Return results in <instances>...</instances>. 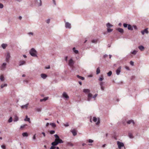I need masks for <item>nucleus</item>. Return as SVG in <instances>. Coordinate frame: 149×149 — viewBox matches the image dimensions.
I'll return each mask as SVG.
<instances>
[{"mask_svg":"<svg viewBox=\"0 0 149 149\" xmlns=\"http://www.w3.org/2000/svg\"><path fill=\"white\" fill-rule=\"evenodd\" d=\"M98 95L97 94H96L94 95L93 96L91 93H89L87 95V101L90 102L92 101V99H93V100L95 101V98L97 97Z\"/></svg>","mask_w":149,"mask_h":149,"instance_id":"f257e3e1","label":"nucleus"},{"mask_svg":"<svg viewBox=\"0 0 149 149\" xmlns=\"http://www.w3.org/2000/svg\"><path fill=\"white\" fill-rule=\"evenodd\" d=\"M54 136H55V139L54 142L59 143H63V141L61 139L59 138V137L57 134H55L54 135Z\"/></svg>","mask_w":149,"mask_h":149,"instance_id":"f03ea898","label":"nucleus"},{"mask_svg":"<svg viewBox=\"0 0 149 149\" xmlns=\"http://www.w3.org/2000/svg\"><path fill=\"white\" fill-rule=\"evenodd\" d=\"M37 52L33 48L31 49V50L29 51V54L32 56L33 57H37Z\"/></svg>","mask_w":149,"mask_h":149,"instance_id":"7ed1b4c3","label":"nucleus"},{"mask_svg":"<svg viewBox=\"0 0 149 149\" xmlns=\"http://www.w3.org/2000/svg\"><path fill=\"white\" fill-rule=\"evenodd\" d=\"M117 145L118 146V148L119 149H121L123 147H125L124 144L122 142H120L119 141H117Z\"/></svg>","mask_w":149,"mask_h":149,"instance_id":"20e7f679","label":"nucleus"},{"mask_svg":"<svg viewBox=\"0 0 149 149\" xmlns=\"http://www.w3.org/2000/svg\"><path fill=\"white\" fill-rule=\"evenodd\" d=\"M65 22V27L66 29H70L71 28V24L68 22L64 21Z\"/></svg>","mask_w":149,"mask_h":149,"instance_id":"39448f33","label":"nucleus"},{"mask_svg":"<svg viewBox=\"0 0 149 149\" xmlns=\"http://www.w3.org/2000/svg\"><path fill=\"white\" fill-rule=\"evenodd\" d=\"M10 57L11 56H10V53L7 52L6 55V61L7 63H8L9 62V59H10Z\"/></svg>","mask_w":149,"mask_h":149,"instance_id":"423d86ee","label":"nucleus"},{"mask_svg":"<svg viewBox=\"0 0 149 149\" xmlns=\"http://www.w3.org/2000/svg\"><path fill=\"white\" fill-rule=\"evenodd\" d=\"M61 143H57V142H55L54 141V142L52 143L51 145H52V146H51V148H50V149H54L55 148V146L58 145V144Z\"/></svg>","mask_w":149,"mask_h":149,"instance_id":"0eeeda50","label":"nucleus"},{"mask_svg":"<svg viewBox=\"0 0 149 149\" xmlns=\"http://www.w3.org/2000/svg\"><path fill=\"white\" fill-rule=\"evenodd\" d=\"M62 96H63V98L65 100H67L69 98V96L65 92L63 93Z\"/></svg>","mask_w":149,"mask_h":149,"instance_id":"6e6552de","label":"nucleus"},{"mask_svg":"<svg viewBox=\"0 0 149 149\" xmlns=\"http://www.w3.org/2000/svg\"><path fill=\"white\" fill-rule=\"evenodd\" d=\"M7 64L6 63H3L1 64L0 67L1 70H3L6 69V66Z\"/></svg>","mask_w":149,"mask_h":149,"instance_id":"1a4fd4ad","label":"nucleus"},{"mask_svg":"<svg viewBox=\"0 0 149 149\" xmlns=\"http://www.w3.org/2000/svg\"><path fill=\"white\" fill-rule=\"evenodd\" d=\"M74 62H73V60L72 58H70L68 62V65L70 67H72L73 66Z\"/></svg>","mask_w":149,"mask_h":149,"instance_id":"9d476101","label":"nucleus"},{"mask_svg":"<svg viewBox=\"0 0 149 149\" xmlns=\"http://www.w3.org/2000/svg\"><path fill=\"white\" fill-rule=\"evenodd\" d=\"M93 121L94 122H96V125H98L100 123V120L99 119L97 120V118L95 117H93Z\"/></svg>","mask_w":149,"mask_h":149,"instance_id":"9b49d317","label":"nucleus"},{"mask_svg":"<svg viewBox=\"0 0 149 149\" xmlns=\"http://www.w3.org/2000/svg\"><path fill=\"white\" fill-rule=\"evenodd\" d=\"M121 67L120 66L119 68L116 70V74L117 75H118L120 74V73L121 72Z\"/></svg>","mask_w":149,"mask_h":149,"instance_id":"f8f14e48","label":"nucleus"},{"mask_svg":"<svg viewBox=\"0 0 149 149\" xmlns=\"http://www.w3.org/2000/svg\"><path fill=\"white\" fill-rule=\"evenodd\" d=\"M26 64V62L24 61H20L18 63V65L19 66H21Z\"/></svg>","mask_w":149,"mask_h":149,"instance_id":"ddd939ff","label":"nucleus"},{"mask_svg":"<svg viewBox=\"0 0 149 149\" xmlns=\"http://www.w3.org/2000/svg\"><path fill=\"white\" fill-rule=\"evenodd\" d=\"M36 3L39 6L42 5V1L41 0H35Z\"/></svg>","mask_w":149,"mask_h":149,"instance_id":"4468645a","label":"nucleus"},{"mask_svg":"<svg viewBox=\"0 0 149 149\" xmlns=\"http://www.w3.org/2000/svg\"><path fill=\"white\" fill-rule=\"evenodd\" d=\"M148 29L146 28L144 30L141 31V33H142V35H143L145 34H148V31L147 30Z\"/></svg>","mask_w":149,"mask_h":149,"instance_id":"2eb2a0df","label":"nucleus"},{"mask_svg":"<svg viewBox=\"0 0 149 149\" xmlns=\"http://www.w3.org/2000/svg\"><path fill=\"white\" fill-rule=\"evenodd\" d=\"M83 92L85 94H89L91 93H90V90L87 89H83Z\"/></svg>","mask_w":149,"mask_h":149,"instance_id":"dca6fc26","label":"nucleus"},{"mask_svg":"<svg viewBox=\"0 0 149 149\" xmlns=\"http://www.w3.org/2000/svg\"><path fill=\"white\" fill-rule=\"evenodd\" d=\"M19 118L16 114L14 116V118H13V121L14 122H16L18 121Z\"/></svg>","mask_w":149,"mask_h":149,"instance_id":"f3484780","label":"nucleus"},{"mask_svg":"<svg viewBox=\"0 0 149 149\" xmlns=\"http://www.w3.org/2000/svg\"><path fill=\"white\" fill-rule=\"evenodd\" d=\"M138 48H139L141 51H143L144 50V47L142 45H140L138 46Z\"/></svg>","mask_w":149,"mask_h":149,"instance_id":"a211bd4d","label":"nucleus"},{"mask_svg":"<svg viewBox=\"0 0 149 149\" xmlns=\"http://www.w3.org/2000/svg\"><path fill=\"white\" fill-rule=\"evenodd\" d=\"M40 76L41 77V78H42V79H46V78L47 77V75L43 73L41 74Z\"/></svg>","mask_w":149,"mask_h":149,"instance_id":"6ab92c4d","label":"nucleus"},{"mask_svg":"<svg viewBox=\"0 0 149 149\" xmlns=\"http://www.w3.org/2000/svg\"><path fill=\"white\" fill-rule=\"evenodd\" d=\"M116 30H117V31L121 33H123V29H121V28H117L116 29Z\"/></svg>","mask_w":149,"mask_h":149,"instance_id":"aec40b11","label":"nucleus"},{"mask_svg":"<svg viewBox=\"0 0 149 149\" xmlns=\"http://www.w3.org/2000/svg\"><path fill=\"white\" fill-rule=\"evenodd\" d=\"M127 123L128 124H130L132 123V125H134V122L133 120H131L127 121Z\"/></svg>","mask_w":149,"mask_h":149,"instance_id":"412c9836","label":"nucleus"},{"mask_svg":"<svg viewBox=\"0 0 149 149\" xmlns=\"http://www.w3.org/2000/svg\"><path fill=\"white\" fill-rule=\"evenodd\" d=\"M28 103H27L24 105L21 106V108H22V109H27V106H28Z\"/></svg>","mask_w":149,"mask_h":149,"instance_id":"4be33fe9","label":"nucleus"},{"mask_svg":"<svg viewBox=\"0 0 149 149\" xmlns=\"http://www.w3.org/2000/svg\"><path fill=\"white\" fill-rule=\"evenodd\" d=\"M30 118H28L27 117V116H26V117H25V118L24 119V120L25 121H28L29 122V123H31V121H30Z\"/></svg>","mask_w":149,"mask_h":149,"instance_id":"5701e85b","label":"nucleus"},{"mask_svg":"<svg viewBox=\"0 0 149 149\" xmlns=\"http://www.w3.org/2000/svg\"><path fill=\"white\" fill-rule=\"evenodd\" d=\"M7 46V44H2L1 45V47L3 48V49H6V47Z\"/></svg>","mask_w":149,"mask_h":149,"instance_id":"b1692460","label":"nucleus"},{"mask_svg":"<svg viewBox=\"0 0 149 149\" xmlns=\"http://www.w3.org/2000/svg\"><path fill=\"white\" fill-rule=\"evenodd\" d=\"M106 25L107 28H110L113 26V25L110 24L109 23L106 24Z\"/></svg>","mask_w":149,"mask_h":149,"instance_id":"393cba45","label":"nucleus"},{"mask_svg":"<svg viewBox=\"0 0 149 149\" xmlns=\"http://www.w3.org/2000/svg\"><path fill=\"white\" fill-rule=\"evenodd\" d=\"M48 98V97H45L43 99H40V102H45V101L47 100Z\"/></svg>","mask_w":149,"mask_h":149,"instance_id":"a878e982","label":"nucleus"},{"mask_svg":"<svg viewBox=\"0 0 149 149\" xmlns=\"http://www.w3.org/2000/svg\"><path fill=\"white\" fill-rule=\"evenodd\" d=\"M127 29H128V30L132 31L133 30V27L130 24H128Z\"/></svg>","mask_w":149,"mask_h":149,"instance_id":"bb28decb","label":"nucleus"},{"mask_svg":"<svg viewBox=\"0 0 149 149\" xmlns=\"http://www.w3.org/2000/svg\"><path fill=\"white\" fill-rule=\"evenodd\" d=\"M66 144L68 146H70V147H73L74 145L73 143H71V142H66Z\"/></svg>","mask_w":149,"mask_h":149,"instance_id":"cd10ccee","label":"nucleus"},{"mask_svg":"<svg viewBox=\"0 0 149 149\" xmlns=\"http://www.w3.org/2000/svg\"><path fill=\"white\" fill-rule=\"evenodd\" d=\"M73 52H74V53L75 54H78V52H79L78 50H76L75 49V47H73Z\"/></svg>","mask_w":149,"mask_h":149,"instance_id":"c85d7f7f","label":"nucleus"},{"mask_svg":"<svg viewBox=\"0 0 149 149\" xmlns=\"http://www.w3.org/2000/svg\"><path fill=\"white\" fill-rule=\"evenodd\" d=\"M71 132L73 134V136H74L77 135V132L74 130H73L71 131Z\"/></svg>","mask_w":149,"mask_h":149,"instance_id":"c756f323","label":"nucleus"},{"mask_svg":"<svg viewBox=\"0 0 149 149\" xmlns=\"http://www.w3.org/2000/svg\"><path fill=\"white\" fill-rule=\"evenodd\" d=\"M128 136H129V138L131 139H132L134 138L133 134L131 133H128Z\"/></svg>","mask_w":149,"mask_h":149,"instance_id":"7c9ffc66","label":"nucleus"},{"mask_svg":"<svg viewBox=\"0 0 149 149\" xmlns=\"http://www.w3.org/2000/svg\"><path fill=\"white\" fill-rule=\"evenodd\" d=\"M36 111L38 112H40L41 111V108L37 107L35 109Z\"/></svg>","mask_w":149,"mask_h":149,"instance_id":"2f4dec72","label":"nucleus"},{"mask_svg":"<svg viewBox=\"0 0 149 149\" xmlns=\"http://www.w3.org/2000/svg\"><path fill=\"white\" fill-rule=\"evenodd\" d=\"M7 86V84H1V88H3L4 87H6Z\"/></svg>","mask_w":149,"mask_h":149,"instance_id":"473e14b6","label":"nucleus"},{"mask_svg":"<svg viewBox=\"0 0 149 149\" xmlns=\"http://www.w3.org/2000/svg\"><path fill=\"white\" fill-rule=\"evenodd\" d=\"M23 136L27 137L28 136V134L26 132H24L22 134Z\"/></svg>","mask_w":149,"mask_h":149,"instance_id":"72a5a7b5","label":"nucleus"},{"mask_svg":"<svg viewBox=\"0 0 149 149\" xmlns=\"http://www.w3.org/2000/svg\"><path fill=\"white\" fill-rule=\"evenodd\" d=\"M100 73V69L99 67H98L97 68V70H96V74H99Z\"/></svg>","mask_w":149,"mask_h":149,"instance_id":"f704fd0d","label":"nucleus"},{"mask_svg":"<svg viewBox=\"0 0 149 149\" xmlns=\"http://www.w3.org/2000/svg\"><path fill=\"white\" fill-rule=\"evenodd\" d=\"M28 35H29L30 36H34V33L32 32H29L28 33H27Z\"/></svg>","mask_w":149,"mask_h":149,"instance_id":"c9c22d12","label":"nucleus"},{"mask_svg":"<svg viewBox=\"0 0 149 149\" xmlns=\"http://www.w3.org/2000/svg\"><path fill=\"white\" fill-rule=\"evenodd\" d=\"M137 52V51L136 50H134L133 51L131 52V53L134 55H135Z\"/></svg>","mask_w":149,"mask_h":149,"instance_id":"e433bc0d","label":"nucleus"},{"mask_svg":"<svg viewBox=\"0 0 149 149\" xmlns=\"http://www.w3.org/2000/svg\"><path fill=\"white\" fill-rule=\"evenodd\" d=\"M0 79L1 81H3V80H4V77H3V75H1L0 77Z\"/></svg>","mask_w":149,"mask_h":149,"instance_id":"4c0bfd02","label":"nucleus"},{"mask_svg":"<svg viewBox=\"0 0 149 149\" xmlns=\"http://www.w3.org/2000/svg\"><path fill=\"white\" fill-rule=\"evenodd\" d=\"M77 78L81 79L82 80H84V77H81L79 75H77Z\"/></svg>","mask_w":149,"mask_h":149,"instance_id":"58836bf2","label":"nucleus"},{"mask_svg":"<svg viewBox=\"0 0 149 149\" xmlns=\"http://www.w3.org/2000/svg\"><path fill=\"white\" fill-rule=\"evenodd\" d=\"M50 125H51L52 127H56V125L54 123H50Z\"/></svg>","mask_w":149,"mask_h":149,"instance_id":"ea45409f","label":"nucleus"},{"mask_svg":"<svg viewBox=\"0 0 149 149\" xmlns=\"http://www.w3.org/2000/svg\"><path fill=\"white\" fill-rule=\"evenodd\" d=\"M113 29L110 28H107V32L109 33L112 31Z\"/></svg>","mask_w":149,"mask_h":149,"instance_id":"a19ab883","label":"nucleus"},{"mask_svg":"<svg viewBox=\"0 0 149 149\" xmlns=\"http://www.w3.org/2000/svg\"><path fill=\"white\" fill-rule=\"evenodd\" d=\"M13 121V118L12 117H11L9 118V120H8V123H10Z\"/></svg>","mask_w":149,"mask_h":149,"instance_id":"79ce46f5","label":"nucleus"},{"mask_svg":"<svg viewBox=\"0 0 149 149\" xmlns=\"http://www.w3.org/2000/svg\"><path fill=\"white\" fill-rule=\"evenodd\" d=\"M112 74V72L111 71H109L108 73H107V75H108V76L109 77H110Z\"/></svg>","mask_w":149,"mask_h":149,"instance_id":"37998d69","label":"nucleus"},{"mask_svg":"<svg viewBox=\"0 0 149 149\" xmlns=\"http://www.w3.org/2000/svg\"><path fill=\"white\" fill-rule=\"evenodd\" d=\"M26 126H27V125H21V126H20V129H22L24 128V127H26Z\"/></svg>","mask_w":149,"mask_h":149,"instance_id":"c03bdc74","label":"nucleus"},{"mask_svg":"<svg viewBox=\"0 0 149 149\" xmlns=\"http://www.w3.org/2000/svg\"><path fill=\"white\" fill-rule=\"evenodd\" d=\"M103 76H101L100 77H99V80L100 81H102L103 80Z\"/></svg>","mask_w":149,"mask_h":149,"instance_id":"a18cd8bd","label":"nucleus"},{"mask_svg":"<svg viewBox=\"0 0 149 149\" xmlns=\"http://www.w3.org/2000/svg\"><path fill=\"white\" fill-rule=\"evenodd\" d=\"M88 143H93V140L91 139H89L88 140Z\"/></svg>","mask_w":149,"mask_h":149,"instance_id":"49530a36","label":"nucleus"},{"mask_svg":"<svg viewBox=\"0 0 149 149\" xmlns=\"http://www.w3.org/2000/svg\"><path fill=\"white\" fill-rule=\"evenodd\" d=\"M128 24H126V23H123V27H124L125 28L128 27Z\"/></svg>","mask_w":149,"mask_h":149,"instance_id":"de8ad7c7","label":"nucleus"},{"mask_svg":"<svg viewBox=\"0 0 149 149\" xmlns=\"http://www.w3.org/2000/svg\"><path fill=\"white\" fill-rule=\"evenodd\" d=\"M55 133V131L54 130H52L50 131V133L51 134H53Z\"/></svg>","mask_w":149,"mask_h":149,"instance_id":"09e8293b","label":"nucleus"},{"mask_svg":"<svg viewBox=\"0 0 149 149\" xmlns=\"http://www.w3.org/2000/svg\"><path fill=\"white\" fill-rule=\"evenodd\" d=\"M100 87L101 91H103L104 90L105 87L104 86H100Z\"/></svg>","mask_w":149,"mask_h":149,"instance_id":"8fccbe9b","label":"nucleus"},{"mask_svg":"<svg viewBox=\"0 0 149 149\" xmlns=\"http://www.w3.org/2000/svg\"><path fill=\"white\" fill-rule=\"evenodd\" d=\"M46 22L47 24H49V22H50V19H48L47 20H46Z\"/></svg>","mask_w":149,"mask_h":149,"instance_id":"3c124183","label":"nucleus"},{"mask_svg":"<svg viewBox=\"0 0 149 149\" xmlns=\"http://www.w3.org/2000/svg\"><path fill=\"white\" fill-rule=\"evenodd\" d=\"M64 125L65 127H67L69 126V125L68 124V123H66L64 124Z\"/></svg>","mask_w":149,"mask_h":149,"instance_id":"603ef678","label":"nucleus"},{"mask_svg":"<svg viewBox=\"0 0 149 149\" xmlns=\"http://www.w3.org/2000/svg\"><path fill=\"white\" fill-rule=\"evenodd\" d=\"M103 82H100L99 84L100 85V86H103Z\"/></svg>","mask_w":149,"mask_h":149,"instance_id":"864d4df0","label":"nucleus"},{"mask_svg":"<svg viewBox=\"0 0 149 149\" xmlns=\"http://www.w3.org/2000/svg\"><path fill=\"white\" fill-rule=\"evenodd\" d=\"M96 40H92V41H91V42L92 43H96Z\"/></svg>","mask_w":149,"mask_h":149,"instance_id":"5fc2aeb1","label":"nucleus"},{"mask_svg":"<svg viewBox=\"0 0 149 149\" xmlns=\"http://www.w3.org/2000/svg\"><path fill=\"white\" fill-rule=\"evenodd\" d=\"M130 64L131 65H134V62L132 61H130Z\"/></svg>","mask_w":149,"mask_h":149,"instance_id":"6e6d98bb","label":"nucleus"},{"mask_svg":"<svg viewBox=\"0 0 149 149\" xmlns=\"http://www.w3.org/2000/svg\"><path fill=\"white\" fill-rule=\"evenodd\" d=\"M3 4L0 3V8L1 9L3 8Z\"/></svg>","mask_w":149,"mask_h":149,"instance_id":"4d7b16f0","label":"nucleus"},{"mask_svg":"<svg viewBox=\"0 0 149 149\" xmlns=\"http://www.w3.org/2000/svg\"><path fill=\"white\" fill-rule=\"evenodd\" d=\"M125 69H126L127 70H130L129 67H128L127 66H125Z\"/></svg>","mask_w":149,"mask_h":149,"instance_id":"13d9d810","label":"nucleus"},{"mask_svg":"<svg viewBox=\"0 0 149 149\" xmlns=\"http://www.w3.org/2000/svg\"><path fill=\"white\" fill-rule=\"evenodd\" d=\"M36 134H35L33 136V140H34L36 139Z\"/></svg>","mask_w":149,"mask_h":149,"instance_id":"bf43d9fd","label":"nucleus"},{"mask_svg":"<svg viewBox=\"0 0 149 149\" xmlns=\"http://www.w3.org/2000/svg\"><path fill=\"white\" fill-rule=\"evenodd\" d=\"M1 148L2 149H5L6 148V146L4 145H2L1 146Z\"/></svg>","mask_w":149,"mask_h":149,"instance_id":"052dcab7","label":"nucleus"},{"mask_svg":"<svg viewBox=\"0 0 149 149\" xmlns=\"http://www.w3.org/2000/svg\"><path fill=\"white\" fill-rule=\"evenodd\" d=\"M133 28H134V29L136 30H137V28L136 27V26H132Z\"/></svg>","mask_w":149,"mask_h":149,"instance_id":"680f3d73","label":"nucleus"},{"mask_svg":"<svg viewBox=\"0 0 149 149\" xmlns=\"http://www.w3.org/2000/svg\"><path fill=\"white\" fill-rule=\"evenodd\" d=\"M53 2L55 5H56V3L55 0H52Z\"/></svg>","mask_w":149,"mask_h":149,"instance_id":"e2e57ef3","label":"nucleus"},{"mask_svg":"<svg viewBox=\"0 0 149 149\" xmlns=\"http://www.w3.org/2000/svg\"><path fill=\"white\" fill-rule=\"evenodd\" d=\"M108 56L106 54H104V58H106V57H107Z\"/></svg>","mask_w":149,"mask_h":149,"instance_id":"0e129e2a","label":"nucleus"},{"mask_svg":"<svg viewBox=\"0 0 149 149\" xmlns=\"http://www.w3.org/2000/svg\"><path fill=\"white\" fill-rule=\"evenodd\" d=\"M42 135H43V136H44V137H45V136H46V135H45V133L44 132H42Z\"/></svg>","mask_w":149,"mask_h":149,"instance_id":"69168bd1","label":"nucleus"},{"mask_svg":"<svg viewBox=\"0 0 149 149\" xmlns=\"http://www.w3.org/2000/svg\"><path fill=\"white\" fill-rule=\"evenodd\" d=\"M106 146V144H104L102 146V147L103 148H104Z\"/></svg>","mask_w":149,"mask_h":149,"instance_id":"338daca9","label":"nucleus"},{"mask_svg":"<svg viewBox=\"0 0 149 149\" xmlns=\"http://www.w3.org/2000/svg\"><path fill=\"white\" fill-rule=\"evenodd\" d=\"M54 149H59V148L58 147H56V148Z\"/></svg>","mask_w":149,"mask_h":149,"instance_id":"774afa93","label":"nucleus"}]
</instances>
